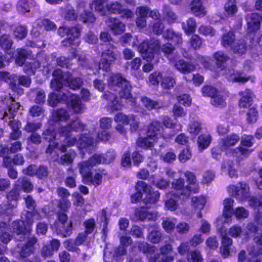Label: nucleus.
<instances>
[{"mask_svg": "<svg viewBox=\"0 0 262 262\" xmlns=\"http://www.w3.org/2000/svg\"><path fill=\"white\" fill-rule=\"evenodd\" d=\"M69 115L64 109L53 112L52 119L49 121L50 126L43 132L44 139L50 142L46 152H56V149L62 152L66 151L67 147L77 143L79 148L91 152L96 146V142L90 135H83L78 141L71 136L73 132H78L84 129V125L77 117H74L67 126H62L61 122L67 121Z\"/></svg>", "mask_w": 262, "mask_h": 262, "instance_id": "1", "label": "nucleus"}, {"mask_svg": "<svg viewBox=\"0 0 262 262\" xmlns=\"http://www.w3.org/2000/svg\"><path fill=\"white\" fill-rule=\"evenodd\" d=\"M53 79L50 83V86L57 91V93H51L49 95L48 102L51 106H55L58 102H67L68 106L75 113L82 112L84 105L79 96L72 94L69 91H59L63 85L69 87L73 90L78 89L82 84V80L79 78H72L69 73H63L60 69L55 70L53 73Z\"/></svg>", "mask_w": 262, "mask_h": 262, "instance_id": "2", "label": "nucleus"}, {"mask_svg": "<svg viewBox=\"0 0 262 262\" xmlns=\"http://www.w3.org/2000/svg\"><path fill=\"white\" fill-rule=\"evenodd\" d=\"M51 211H49V207L45 206L42 209V215H40L37 211H25L21 216V220L16 221L13 222L11 231L16 233L19 237L17 239L23 241L26 239L27 243L18 244L17 247L20 249V255L24 259V262H40L38 258H35L34 261H30L29 259H25L32 252L33 245L36 242V238L30 235L32 230L31 226L34 220H38L43 216H50Z\"/></svg>", "mask_w": 262, "mask_h": 262, "instance_id": "3", "label": "nucleus"}, {"mask_svg": "<svg viewBox=\"0 0 262 262\" xmlns=\"http://www.w3.org/2000/svg\"><path fill=\"white\" fill-rule=\"evenodd\" d=\"M108 86L112 91L117 92L120 99L116 94L109 91L105 92L103 95L104 99L108 101V107L113 111L120 110L123 103L121 99H125L126 103L134 106L136 104V99L132 97L130 91L131 85L129 82L123 78L120 74H113L108 80Z\"/></svg>", "mask_w": 262, "mask_h": 262, "instance_id": "4", "label": "nucleus"}, {"mask_svg": "<svg viewBox=\"0 0 262 262\" xmlns=\"http://www.w3.org/2000/svg\"><path fill=\"white\" fill-rule=\"evenodd\" d=\"M137 192L131 196V201L136 203L139 201L143 195V202L145 206L135 210L134 220L136 221H143L144 220H155L157 217L156 212H149L147 210L150 205L155 204L159 199L160 193L158 191H152L150 186H148L143 181H138L136 184Z\"/></svg>", "mask_w": 262, "mask_h": 262, "instance_id": "5", "label": "nucleus"}, {"mask_svg": "<svg viewBox=\"0 0 262 262\" xmlns=\"http://www.w3.org/2000/svg\"><path fill=\"white\" fill-rule=\"evenodd\" d=\"M56 54L53 53L49 57L43 53H39L37 55V60H32L30 62L27 61L24 67V71L29 75H32L35 74V71L38 69L40 65L42 67L43 72L46 74L50 73L53 67L57 64L61 67L68 68L71 65L70 58L61 56L56 59Z\"/></svg>", "mask_w": 262, "mask_h": 262, "instance_id": "6", "label": "nucleus"}, {"mask_svg": "<svg viewBox=\"0 0 262 262\" xmlns=\"http://www.w3.org/2000/svg\"><path fill=\"white\" fill-rule=\"evenodd\" d=\"M247 23V33L250 39L252 47L250 48L251 58L255 61H262V36L259 35V29L260 22L262 20V16L257 13H251L246 17Z\"/></svg>", "mask_w": 262, "mask_h": 262, "instance_id": "7", "label": "nucleus"}, {"mask_svg": "<svg viewBox=\"0 0 262 262\" xmlns=\"http://www.w3.org/2000/svg\"><path fill=\"white\" fill-rule=\"evenodd\" d=\"M229 194L237 200L246 201L248 200L249 205L257 212L256 220L258 223L262 215V195L257 200L255 197L251 196L250 187L246 182H238L235 185H231L227 188Z\"/></svg>", "mask_w": 262, "mask_h": 262, "instance_id": "8", "label": "nucleus"}, {"mask_svg": "<svg viewBox=\"0 0 262 262\" xmlns=\"http://www.w3.org/2000/svg\"><path fill=\"white\" fill-rule=\"evenodd\" d=\"M213 58L216 60L215 72L217 76L225 75L228 81L244 84L248 81L250 76H247L243 72L235 71L234 69H226L225 62L228 60V57L222 52H217L213 54Z\"/></svg>", "mask_w": 262, "mask_h": 262, "instance_id": "9", "label": "nucleus"}, {"mask_svg": "<svg viewBox=\"0 0 262 262\" xmlns=\"http://www.w3.org/2000/svg\"><path fill=\"white\" fill-rule=\"evenodd\" d=\"M138 249L144 253L147 254L149 262H172L173 256L171 255L172 248L170 244H168L160 248V253L156 252L155 246H150L147 243L140 242L137 243ZM135 262H142L140 259H137ZM179 262H186L180 261Z\"/></svg>", "mask_w": 262, "mask_h": 262, "instance_id": "10", "label": "nucleus"}, {"mask_svg": "<svg viewBox=\"0 0 262 262\" xmlns=\"http://www.w3.org/2000/svg\"><path fill=\"white\" fill-rule=\"evenodd\" d=\"M185 176L188 183L185 187L184 186V181L183 179L174 180L172 183V187L176 191V193H174L183 200L188 198L191 193L198 192L199 189L193 173L187 171L185 172Z\"/></svg>", "mask_w": 262, "mask_h": 262, "instance_id": "11", "label": "nucleus"}, {"mask_svg": "<svg viewBox=\"0 0 262 262\" xmlns=\"http://www.w3.org/2000/svg\"><path fill=\"white\" fill-rule=\"evenodd\" d=\"M161 129H163V127L160 122L157 120L152 121L148 127L147 136L144 138L140 137L137 140L138 146L148 148L153 146L160 139L166 140L171 138V136L162 135L160 133Z\"/></svg>", "mask_w": 262, "mask_h": 262, "instance_id": "12", "label": "nucleus"}, {"mask_svg": "<svg viewBox=\"0 0 262 262\" xmlns=\"http://www.w3.org/2000/svg\"><path fill=\"white\" fill-rule=\"evenodd\" d=\"M107 0H93L90 4L92 10H95L101 15H106L108 12L119 13L123 18H129L133 16V12L128 9H123L118 3H113L105 6Z\"/></svg>", "mask_w": 262, "mask_h": 262, "instance_id": "13", "label": "nucleus"}, {"mask_svg": "<svg viewBox=\"0 0 262 262\" xmlns=\"http://www.w3.org/2000/svg\"><path fill=\"white\" fill-rule=\"evenodd\" d=\"M132 47H137L138 51L141 54L142 57L147 62H151L156 64L159 62L160 58V41L152 40L149 43L144 40L138 46L137 42L134 41Z\"/></svg>", "mask_w": 262, "mask_h": 262, "instance_id": "14", "label": "nucleus"}, {"mask_svg": "<svg viewBox=\"0 0 262 262\" xmlns=\"http://www.w3.org/2000/svg\"><path fill=\"white\" fill-rule=\"evenodd\" d=\"M90 159L87 161H83L78 164L80 173L82 176L83 182L88 185H93L97 186L102 182L103 176L105 174L104 170L98 169L93 172L91 169L94 166Z\"/></svg>", "mask_w": 262, "mask_h": 262, "instance_id": "15", "label": "nucleus"}, {"mask_svg": "<svg viewBox=\"0 0 262 262\" xmlns=\"http://www.w3.org/2000/svg\"><path fill=\"white\" fill-rule=\"evenodd\" d=\"M136 15L137 18L136 19V24L139 28H144L146 23L145 17L147 14L154 19L157 20V22L155 23L152 26L153 32L155 34L159 35L162 32L164 28L163 24L160 20V13L157 10H151L147 7L141 6L138 7L136 9Z\"/></svg>", "mask_w": 262, "mask_h": 262, "instance_id": "16", "label": "nucleus"}, {"mask_svg": "<svg viewBox=\"0 0 262 262\" xmlns=\"http://www.w3.org/2000/svg\"><path fill=\"white\" fill-rule=\"evenodd\" d=\"M12 43V40L8 35H3L0 38L1 47L6 51V53L10 56V58H15L16 63L18 66H21L25 64L24 61L29 54L28 51L23 49H17L15 53H12L10 50Z\"/></svg>", "mask_w": 262, "mask_h": 262, "instance_id": "17", "label": "nucleus"}, {"mask_svg": "<svg viewBox=\"0 0 262 262\" xmlns=\"http://www.w3.org/2000/svg\"><path fill=\"white\" fill-rule=\"evenodd\" d=\"M33 186L30 180L25 177L19 178L15 182L14 188L7 195V200L11 202L9 206L15 208L17 205V200L19 196V191L21 189L25 192H30L32 190Z\"/></svg>", "mask_w": 262, "mask_h": 262, "instance_id": "18", "label": "nucleus"}, {"mask_svg": "<svg viewBox=\"0 0 262 262\" xmlns=\"http://www.w3.org/2000/svg\"><path fill=\"white\" fill-rule=\"evenodd\" d=\"M0 80L10 83L12 91L19 95L24 93L23 89L19 87V85L28 87L31 84V79L29 77L16 75H10L6 72H0Z\"/></svg>", "mask_w": 262, "mask_h": 262, "instance_id": "19", "label": "nucleus"}, {"mask_svg": "<svg viewBox=\"0 0 262 262\" xmlns=\"http://www.w3.org/2000/svg\"><path fill=\"white\" fill-rule=\"evenodd\" d=\"M173 50V47L170 43L165 44L162 47V52L165 55H167V57L172 63L178 71L183 74L189 73L194 71L195 67L193 64L187 62L183 59L177 61L176 57H172V53Z\"/></svg>", "mask_w": 262, "mask_h": 262, "instance_id": "20", "label": "nucleus"}, {"mask_svg": "<svg viewBox=\"0 0 262 262\" xmlns=\"http://www.w3.org/2000/svg\"><path fill=\"white\" fill-rule=\"evenodd\" d=\"M222 44L225 48H229L233 53L242 55L246 53L248 47L244 40H235L232 31L223 34Z\"/></svg>", "mask_w": 262, "mask_h": 262, "instance_id": "21", "label": "nucleus"}, {"mask_svg": "<svg viewBox=\"0 0 262 262\" xmlns=\"http://www.w3.org/2000/svg\"><path fill=\"white\" fill-rule=\"evenodd\" d=\"M115 121L118 123L116 126V129L121 134L125 135L126 130L124 128V125L129 124L132 132L137 130L139 119L134 115H126L122 113H117L114 118Z\"/></svg>", "mask_w": 262, "mask_h": 262, "instance_id": "22", "label": "nucleus"}, {"mask_svg": "<svg viewBox=\"0 0 262 262\" xmlns=\"http://www.w3.org/2000/svg\"><path fill=\"white\" fill-rule=\"evenodd\" d=\"M254 137L251 135H243L241 138L240 145L234 149L232 156L238 161H242L248 158L253 151L249 148L254 144Z\"/></svg>", "mask_w": 262, "mask_h": 262, "instance_id": "23", "label": "nucleus"}, {"mask_svg": "<svg viewBox=\"0 0 262 262\" xmlns=\"http://www.w3.org/2000/svg\"><path fill=\"white\" fill-rule=\"evenodd\" d=\"M19 106L20 105L15 102L12 97L8 95L4 97H1L0 117L5 121L13 118Z\"/></svg>", "mask_w": 262, "mask_h": 262, "instance_id": "24", "label": "nucleus"}, {"mask_svg": "<svg viewBox=\"0 0 262 262\" xmlns=\"http://www.w3.org/2000/svg\"><path fill=\"white\" fill-rule=\"evenodd\" d=\"M58 34L61 37L67 36V39L63 41V45L77 47L80 44L78 37L80 35V29L78 27L68 28L61 27L58 29Z\"/></svg>", "mask_w": 262, "mask_h": 262, "instance_id": "25", "label": "nucleus"}, {"mask_svg": "<svg viewBox=\"0 0 262 262\" xmlns=\"http://www.w3.org/2000/svg\"><path fill=\"white\" fill-rule=\"evenodd\" d=\"M217 230L220 232L222 236V246L220 248V251L222 256L224 258H227L230 255L231 253H235V248L230 247L232 244V239L227 236L226 230L224 227V225H220L219 226L216 224Z\"/></svg>", "mask_w": 262, "mask_h": 262, "instance_id": "26", "label": "nucleus"}, {"mask_svg": "<svg viewBox=\"0 0 262 262\" xmlns=\"http://www.w3.org/2000/svg\"><path fill=\"white\" fill-rule=\"evenodd\" d=\"M67 221V215L64 213L59 212L58 214V221L52 226V228L64 236L70 235L72 230V225L71 222L68 223Z\"/></svg>", "mask_w": 262, "mask_h": 262, "instance_id": "27", "label": "nucleus"}, {"mask_svg": "<svg viewBox=\"0 0 262 262\" xmlns=\"http://www.w3.org/2000/svg\"><path fill=\"white\" fill-rule=\"evenodd\" d=\"M234 203V200L231 198H227L224 200L223 202L224 209L223 213L221 216L218 217L216 220V224L217 226L229 224L232 221V216L233 214L234 210L232 207Z\"/></svg>", "mask_w": 262, "mask_h": 262, "instance_id": "28", "label": "nucleus"}, {"mask_svg": "<svg viewBox=\"0 0 262 262\" xmlns=\"http://www.w3.org/2000/svg\"><path fill=\"white\" fill-rule=\"evenodd\" d=\"M254 241L259 247H250L248 248V256L246 262H261L262 261V235H257Z\"/></svg>", "mask_w": 262, "mask_h": 262, "instance_id": "29", "label": "nucleus"}, {"mask_svg": "<svg viewBox=\"0 0 262 262\" xmlns=\"http://www.w3.org/2000/svg\"><path fill=\"white\" fill-rule=\"evenodd\" d=\"M18 12L22 14L33 15L39 10V6L35 0H19L17 5Z\"/></svg>", "mask_w": 262, "mask_h": 262, "instance_id": "30", "label": "nucleus"}, {"mask_svg": "<svg viewBox=\"0 0 262 262\" xmlns=\"http://www.w3.org/2000/svg\"><path fill=\"white\" fill-rule=\"evenodd\" d=\"M42 26L47 31L55 30L56 29V26L54 22L48 19H38L33 23L31 32V35L34 37H38L40 34L39 31L41 29Z\"/></svg>", "mask_w": 262, "mask_h": 262, "instance_id": "31", "label": "nucleus"}, {"mask_svg": "<svg viewBox=\"0 0 262 262\" xmlns=\"http://www.w3.org/2000/svg\"><path fill=\"white\" fill-rule=\"evenodd\" d=\"M239 136L235 134H230L226 137L222 138L220 141V145L227 155L232 156V147L235 145L239 141Z\"/></svg>", "mask_w": 262, "mask_h": 262, "instance_id": "32", "label": "nucleus"}, {"mask_svg": "<svg viewBox=\"0 0 262 262\" xmlns=\"http://www.w3.org/2000/svg\"><path fill=\"white\" fill-rule=\"evenodd\" d=\"M116 59V54L111 49L103 51L101 54V59L98 65L99 70L103 71L110 70V66Z\"/></svg>", "mask_w": 262, "mask_h": 262, "instance_id": "33", "label": "nucleus"}, {"mask_svg": "<svg viewBox=\"0 0 262 262\" xmlns=\"http://www.w3.org/2000/svg\"><path fill=\"white\" fill-rule=\"evenodd\" d=\"M113 120L111 118L104 117L100 120V130L97 134V139L99 141H106L110 138V134L107 130L111 127Z\"/></svg>", "mask_w": 262, "mask_h": 262, "instance_id": "34", "label": "nucleus"}, {"mask_svg": "<svg viewBox=\"0 0 262 262\" xmlns=\"http://www.w3.org/2000/svg\"><path fill=\"white\" fill-rule=\"evenodd\" d=\"M120 246L117 248L113 254V257L117 260H121V256L126 254L125 248L132 244V239L129 236L122 235L120 236Z\"/></svg>", "mask_w": 262, "mask_h": 262, "instance_id": "35", "label": "nucleus"}, {"mask_svg": "<svg viewBox=\"0 0 262 262\" xmlns=\"http://www.w3.org/2000/svg\"><path fill=\"white\" fill-rule=\"evenodd\" d=\"M241 98L239 101V106L241 108H246L249 107L253 102L255 95L252 91L249 89L239 92Z\"/></svg>", "mask_w": 262, "mask_h": 262, "instance_id": "36", "label": "nucleus"}, {"mask_svg": "<svg viewBox=\"0 0 262 262\" xmlns=\"http://www.w3.org/2000/svg\"><path fill=\"white\" fill-rule=\"evenodd\" d=\"M115 156V151L113 150H111L105 156L95 154L90 158V161H92L93 165L108 164L114 160Z\"/></svg>", "mask_w": 262, "mask_h": 262, "instance_id": "37", "label": "nucleus"}, {"mask_svg": "<svg viewBox=\"0 0 262 262\" xmlns=\"http://www.w3.org/2000/svg\"><path fill=\"white\" fill-rule=\"evenodd\" d=\"M106 23L115 35L121 34L125 30V25L118 19L110 17Z\"/></svg>", "mask_w": 262, "mask_h": 262, "instance_id": "38", "label": "nucleus"}, {"mask_svg": "<svg viewBox=\"0 0 262 262\" xmlns=\"http://www.w3.org/2000/svg\"><path fill=\"white\" fill-rule=\"evenodd\" d=\"M60 245L58 240L53 239L49 244L43 245L41 251V255L44 257L52 255L54 251L58 250Z\"/></svg>", "mask_w": 262, "mask_h": 262, "instance_id": "39", "label": "nucleus"}, {"mask_svg": "<svg viewBox=\"0 0 262 262\" xmlns=\"http://www.w3.org/2000/svg\"><path fill=\"white\" fill-rule=\"evenodd\" d=\"M190 8L192 13L196 16L203 17L207 12L205 8L202 5L201 0H193L190 5Z\"/></svg>", "mask_w": 262, "mask_h": 262, "instance_id": "40", "label": "nucleus"}, {"mask_svg": "<svg viewBox=\"0 0 262 262\" xmlns=\"http://www.w3.org/2000/svg\"><path fill=\"white\" fill-rule=\"evenodd\" d=\"M168 200L165 201V208L166 210L171 211L176 210L178 207V202L180 198L179 196L176 195L174 193H169L167 194Z\"/></svg>", "mask_w": 262, "mask_h": 262, "instance_id": "41", "label": "nucleus"}, {"mask_svg": "<svg viewBox=\"0 0 262 262\" xmlns=\"http://www.w3.org/2000/svg\"><path fill=\"white\" fill-rule=\"evenodd\" d=\"M226 95L225 93L217 92L211 99V103L216 107H224L226 104Z\"/></svg>", "mask_w": 262, "mask_h": 262, "instance_id": "42", "label": "nucleus"}, {"mask_svg": "<svg viewBox=\"0 0 262 262\" xmlns=\"http://www.w3.org/2000/svg\"><path fill=\"white\" fill-rule=\"evenodd\" d=\"M9 230L8 227H6V229L0 232V239L3 244L0 243V254H3L6 249L5 245L7 244L12 239V235L7 232Z\"/></svg>", "mask_w": 262, "mask_h": 262, "instance_id": "43", "label": "nucleus"}, {"mask_svg": "<svg viewBox=\"0 0 262 262\" xmlns=\"http://www.w3.org/2000/svg\"><path fill=\"white\" fill-rule=\"evenodd\" d=\"M196 23L194 18L191 17L182 23V29L187 35L194 33L196 30Z\"/></svg>", "mask_w": 262, "mask_h": 262, "instance_id": "44", "label": "nucleus"}, {"mask_svg": "<svg viewBox=\"0 0 262 262\" xmlns=\"http://www.w3.org/2000/svg\"><path fill=\"white\" fill-rule=\"evenodd\" d=\"M225 15L232 16L237 12L236 0H228L224 6Z\"/></svg>", "mask_w": 262, "mask_h": 262, "instance_id": "45", "label": "nucleus"}, {"mask_svg": "<svg viewBox=\"0 0 262 262\" xmlns=\"http://www.w3.org/2000/svg\"><path fill=\"white\" fill-rule=\"evenodd\" d=\"M9 125L12 129L10 138L13 140L17 139L21 135V132L19 130L21 126L20 122L17 120H13L9 122Z\"/></svg>", "mask_w": 262, "mask_h": 262, "instance_id": "46", "label": "nucleus"}, {"mask_svg": "<svg viewBox=\"0 0 262 262\" xmlns=\"http://www.w3.org/2000/svg\"><path fill=\"white\" fill-rule=\"evenodd\" d=\"M163 36L164 38L170 40L177 44L181 43L182 42L181 34L176 33L170 29H168L164 32Z\"/></svg>", "mask_w": 262, "mask_h": 262, "instance_id": "47", "label": "nucleus"}, {"mask_svg": "<svg viewBox=\"0 0 262 262\" xmlns=\"http://www.w3.org/2000/svg\"><path fill=\"white\" fill-rule=\"evenodd\" d=\"M141 101L144 106L148 110L159 109L162 107V104L158 101L152 100L147 97H143Z\"/></svg>", "mask_w": 262, "mask_h": 262, "instance_id": "48", "label": "nucleus"}, {"mask_svg": "<svg viewBox=\"0 0 262 262\" xmlns=\"http://www.w3.org/2000/svg\"><path fill=\"white\" fill-rule=\"evenodd\" d=\"M153 229L149 231V233L148 235V239L151 243H158L161 238V233L158 230V227L156 224H154ZM150 230V229H149Z\"/></svg>", "mask_w": 262, "mask_h": 262, "instance_id": "49", "label": "nucleus"}, {"mask_svg": "<svg viewBox=\"0 0 262 262\" xmlns=\"http://www.w3.org/2000/svg\"><path fill=\"white\" fill-rule=\"evenodd\" d=\"M177 219L174 217H167L162 222V227L167 233H171L173 231L176 227Z\"/></svg>", "mask_w": 262, "mask_h": 262, "instance_id": "50", "label": "nucleus"}, {"mask_svg": "<svg viewBox=\"0 0 262 262\" xmlns=\"http://www.w3.org/2000/svg\"><path fill=\"white\" fill-rule=\"evenodd\" d=\"M192 205L195 210H202L206 202V198L204 196L193 197L191 199Z\"/></svg>", "mask_w": 262, "mask_h": 262, "instance_id": "51", "label": "nucleus"}, {"mask_svg": "<svg viewBox=\"0 0 262 262\" xmlns=\"http://www.w3.org/2000/svg\"><path fill=\"white\" fill-rule=\"evenodd\" d=\"M62 15L66 19L72 20L75 19L77 15L73 7L68 5L65 8L61 9Z\"/></svg>", "mask_w": 262, "mask_h": 262, "instance_id": "52", "label": "nucleus"}, {"mask_svg": "<svg viewBox=\"0 0 262 262\" xmlns=\"http://www.w3.org/2000/svg\"><path fill=\"white\" fill-rule=\"evenodd\" d=\"M211 140V137L210 135L204 134L201 135L198 141L199 149L202 151L206 148L210 144Z\"/></svg>", "mask_w": 262, "mask_h": 262, "instance_id": "53", "label": "nucleus"}, {"mask_svg": "<svg viewBox=\"0 0 262 262\" xmlns=\"http://www.w3.org/2000/svg\"><path fill=\"white\" fill-rule=\"evenodd\" d=\"M223 170H227L231 178H236L238 176L237 171L235 168L233 163L231 161H227L225 162L222 166Z\"/></svg>", "mask_w": 262, "mask_h": 262, "instance_id": "54", "label": "nucleus"}, {"mask_svg": "<svg viewBox=\"0 0 262 262\" xmlns=\"http://www.w3.org/2000/svg\"><path fill=\"white\" fill-rule=\"evenodd\" d=\"M21 149V143L19 141H16L11 144V147L9 148L8 147H3L0 150V156H3L5 153H8L10 151L12 153H14L20 151Z\"/></svg>", "mask_w": 262, "mask_h": 262, "instance_id": "55", "label": "nucleus"}, {"mask_svg": "<svg viewBox=\"0 0 262 262\" xmlns=\"http://www.w3.org/2000/svg\"><path fill=\"white\" fill-rule=\"evenodd\" d=\"M162 122L163 125L167 128H172L176 127L177 132L182 130V125L180 123H173L172 120L168 116H164Z\"/></svg>", "mask_w": 262, "mask_h": 262, "instance_id": "56", "label": "nucleus"}, {"mask_svg": "<svg viewBox=\"0 0 262 262\" xmlns=\"http://www.w3.org/2000/svg\"><path fill=\"white\" fill-rule=\"evenodd\" d=\"M201 123L199 120L192 121L188 127V132L192 135H197L201 130Z\"/></svg>", "mask_w": 262, "mask_h": 262, "instance_id": "57", "label": "nucleus"}, {"mask_svg": "<svg viewBox=\"0 0 262 262\" xmlns=\"http://www.w3.org/2000/svg\"><path fill=\"white\" fill-rule=\"evenodd\" d=\"M76 155V152L73 150H70L67 153L62 156L60 158V162L62 164H71Z\"/></svg>", "mask_w": 262, "mask_h": 262, "instance_id": "58", "label": "nucleus"}, {"mask_svg": "<svg viewBox=\"0 0 262 262\" xmlns=\"http://www.w3.org/2000/svg\"><path fill=\"white\" fill-rule=\"evenodd\" d=\"M13 33L16 38L22 39L27 36L28 33L27 28L25 26L19 25L15 28Z\"/></svg>", "mask_w": 262, "mask_h": 262, "instance_id": "59", "label": "nucleus"}, {"mask_svg": "<svg viewBox=\"0 0 262 262\" xmlns=\"http://www.w3.org/2000/svg\"><path fill=\"white\" fill-rule=\"evenodd\" d=\"M258 118V113L257 110L254 107L249 109L247 114V120L248 123L253 124L255 123Z\"/></svg>", "mask_w": 262, "mask_h": 262, "instance_id": "60", "label": "nucleus"}, {"mask_svg": "<svg viewBox=\"0 0 262 262\" xmlns=\"http://www.w3.org/2000/svg\"><path fill=\"white\" fill-rule=\"evenodd\" d=\"M187 260L189 262H202L203 259L200 252L196 250L187 254Z\"/></svg>", "mask_w": 262, "mask_h": 262, "instance_id": "61", "label": "nucleus"}, {"mask_svg": "<svg viewBox=\"0 0 262 262\" xmlns=\"http://www.w3.org/2000/svg\"><path fill=\"white\" fill-rule=\"evenodd\" d=\"M176 83L174 78L171 76L163 77L161 85L163 89H170L173 87Z\"/></svg>", "mask_w": 262, "mask_h": 262, "instance_id": "62", "label": "nucleus"}, {"mask_svg": "<svg viewBox=\"0 0 262 262\" xmlns=\"http://www.w3.org/2000/svg\"><path fill=\"white\" fill-rule=\"evenodd\" d=\"M200 34L204 36H213L215 34V30L210 26H201L198 30Z\"/></svg>", "mask_w": 262, "mask_h": 262, "instance_id": "63", "label": "nucleus"}, {"mask_svg": "<svg viewBox=\"0 0 262 262\" xmlns=\"http://www.w3.org/2000/svg\"><path fill=\"white\" fill-rule=\"evenodd\" d=\"M163 78L162 73L155 72L149 75L148 79L150 84L156 85H158L160 81L161 82Z\"/></svg>", "mask_w": 262, "mask_h": 262, "instance_id": "64", "label": "nucleus"}]
</instances>
